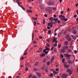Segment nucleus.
<instances>
[{"label":"nucleus","mask_w":78,"mask_h":78,"mask_svg":"<svg viewBox=\"0 0 78 78\" xmlns=\"http://www.w3.org/2000/svg\"><path fill=\"white\" fill-rule=\"evenodd\" d=\"M27 12H30L31 13H32V11H31V10H27Z\"/></svg>","instance_id":"nucleus-30"},{"label":"nucleus","mask_w":78,"mask_h":78,"mask_svg":"<svg viewBox=\"0 0 78 78\" xmlns=\"http://www.w3.org/2000/svg\"><path fill=\"white\" fill-rule=\"evenodd\" d=\"M58 41H55V43L54 44V46H55V47H56L57 46V44H58Z\"/></svg>","instance_id":"nucleus-11"},{"label":"nucleus","mask_w":78,"mask_h":78,"mask_svg":"<svg viewBox=\"0 0 78 78\" xmlns=\"http://www.w3.org/2000/svg\"><path fill=\"white\" fill-rule=\"evenodd\" d=\"M71 37H72V38H73V37H75L74 35H71Z\"/></svg>","instance_id":"nucleus-45"},{"label":"nucleus","mask_w":78,"mask_h":78,"mask_svg":"<svg viewBox=\"0 0 78 78\" xmlns=\"http://www.w3.org/2000/svg\"><path fill=\"white\" fill-rule=\"evenodd\" d=\"M51 30H49L48 31V33H51Z\"/></svg>","instance_id":"nucleus-42"},{"label":"nucleus","mask_w":78,"mask_h":78,"mask_svg":"<svg viewBox=\"0 0 78 78\" xmlns=\"http://www.w3.org/2000/svg\"><path fill=\"white\" fill-rule=\"evenodd\" d=\"M62 78H67V75L66 74H63L61 76Z\"/></svg>","instance_id":"nucleus-2"},{"label":"nucleus","mask_w":78,"mask_h":78,"mask_svg":"<svg viewBox=\"0 0 78 78\" xmlns=\"http://www.w3.org/2000/svg\"><path fill=\"white\" fill-rule=\"evenodd\" d=\"M25 70L26 71H27V70H28V68H27V67H26V68L25 69Z\"/></svg>","instance_id":"nucleus-52"},{"label":"nucleus","mask_w":78,"mask_h":78,"mask_svg":"<svg viewBox=\"0 0 78 78\" xmlns=\"http://www.w3.org/2000/svg\"><path fill=\"white\" fill-rule=\"evenodd\" d=\"M50 62H47V65L48 66H49V65H50Z\"/></svg>","instance_id":"nucleus-28"},{"label":"nucleus","mask_w":78,"mask_h":78,"mask_svg":"<svg viewBox=\"0 0 78 78\" xmlns=\"http://www.w3.org/2000/svg\"><path fill=\"white\" fill-rule=\"evenodd\" d=\"M54 20H55V22H57L58 20V18H54Z\"/></svg>","instance_id":"nucleus-17"},{"label":"nucleus","mask_w":78,"mask_h":78,"mask_svg":"<svg viewBox=\"0 0 78 78\" xmlns=\"http://www.w3.org/2000/svg\"><path fill=\"white\" fill-rule=\"evenodd\" d=\"M73 39H75V40L76 39V37H75V36L73 37Z\"/></svg>","instance_id":"nucleus-55"},{"label":"nucleus","mask_w":78,"mask_h":78,"mask_svg":"<svg viewBox=\"0 0 78 78\" xmlns=\"http://www.w3.org/2000/svg\"><path fill=\"white\" fill-rule=\"evenodd\" d=\"M58 73V72L55 71H54L53 72V73H54V75H56V74H57V73Z\"/></svg>","instance_id":"nucleus-15"},{"label":"nucleus","mask_w":78,"mask_h":78,"mask_svg":"<svg viewBox=\"0 0 78 78\" xmlns=\"http://www.w3.org/2000/svg\"><path fill=\"white\" fill-rule=\"evenodd\" d=\"M33 76V74H32V73H31L30 74L29 76H28V78H30V77H31V76Z\"/></svg>","instance_id":"nucleus-20"},{"label":"nucleus","mask_w":78,"mask_h":78,"mask_svg":"<svg viewBox=\"0 0 78 78\" xmlns=\"http://www.w3.org/2000/svg\"><path fill=\"white\" fill-rule=\"evenodd\" d=\"M47 50L46 49H44V51H43V52H45V51H46Z\"/></svg>","instance_id":"nucleus-62"},{"label":"nucleus","mask_w":78,"mask_h":78,"mask_svg":"<svg viewBox=\"0 0 78 78\" xmlns=\"http://www.w3.org/2000/svg\"><path fill=\"white\" fill-rule=\"evenodd\" d=\"M60 57H61V58H64V56L63 55H62L61 54L60 55Z\"/></svg>","instance_id":"nucleus-32"},{"label":"nucleus","mask_w":78,"mask_h":78,"mask_svg":"<svg viewBox=\"0 0 78 78\" xmlns=\"http://www.w3.org/2000/svg\"><path fill=\"white\" fill-rule=\"evenodd\" d=\"M20 1V0H17V1H16V3H18V5H20V4H22V3L20 2H19Z\"/></svg>","instance_id":"nucleus-6"},{"label":"nucleus","mask_w":78,"mask_h":78,"mask_svg":"<svg viewBox=\"0 0 78 78\" xmlns=\"http://www.w3.org/2000/svg\"><path fill=\"white\" fill-rule=\"evenodd\" d=\"M63 49L64 50H66V49H68L69 48V47L67 46H65L63 47Z\"/></svg>","instance_id":"nucleus-14"},{"label":"nucleus","mask_w":78,"mask_h":78,"mask_svg":"<svg viewBox=\"0 0 78 78\" xmlns=\"http://www.w3.org/2000/svg\"><path fill=\"white\" fill-rule=\"evenodd\" d=\"M48 4L49 5H54V3L51 2H49L48 3Z\"/></svg>","instance_id":"nucleus-10"},{"label":"nucleus","mask_w":78,"mask_h":78,"mask_svg":"<svg viewBox=\"0 0 78 78\" xmlns=\"http://www.w3.org/2000/svg\"><path fill=\"white\" fill-rule=\"evenodd\" d=\"M50 19L51 20H54V18H53V17H51L50 18Z\"/></svg>","instance_id":"nucleus-23"},{"label":"nucleus","mask_w":78,"mask_h":78,"mask_svg":"<svg viewBox=\"0 0 78 78\" xmlns=\"http://www.w3.org/2000/svg\"><path fill=\"white\" fill-rule=\"evenodd\" d=\"M54 51H55V52H56V51H57V49H56V48H55L54 49Z\"/></svg>","instance_id":"nucleus-36"},{"label":"nucleus","mask_w":78,"mask_h":78,"mask_svg":"<svg viewBox=\"0 0 78 78\" xmlns=\"http://www.w3.org/2000/svg\"><path fill=\"white\" fill-rule=\"evenodd\" d=\"M73 34H77V31L76 30H74L73 31Z\"/></svg>","instance_id":"nucleus-8"},{"label":"nucleus","mask_w":78,"mask_h":78,"mask_svg":"<svg viewBox=\"0 0 78 78\" xmlns=\"http://www.w3.org/2000/svg\"><path fill=\"white\" fill-rule=\"evenodd\" d=\"M64 56L65 57H68L69 58V57H70V56H71V55H69L68 54H64Z\"/></svg>","instance_id":"nucleus-4"},{"label":"nucleus","mask_w":78,"mask_h":78,"mask_svg":"<svg viewBox=\"0 0 78 78\" xmlns=\"http://www.w3.org/2000/svg\"><path fill=\"white\" fill-rule=\"evenodd\" d=\"M34 33H33L32 34V40H33V37H34Z\"/></svg>","instance_id":"nucleus-22"},{"label":"nucleus","mask_w":78,"mask_h":78,"mask_svg":"<svg viewBox=\"0 0 78 78\" xmlns=\"http://www.w3.org/2000/svg\"><path fill=\"white\" fill-rule=\"evenodd\" d=\"M39 50H42V48H40Z\"/></svg>","instance_id":"nucleus-50"},{"label":"nucleus","mask_w":78,"mask_h":78,"mask_svg":"<svg viewBox=\"0 0 78 78\" xmlns=\"http://www.w3.org/2000/svg\"><path fill=\"white\" fill-rule=\"evenodd\" d=\"M62 34V33H60L58 34V37H60L61 36V35Z\"/></svg>","instance_id":"nucleus-26"},{"label":"nucleus","mask_w":78,"mask_h":78,"mask_svg":"<svg viewBox=\"0 0 78 78\" xmlns=\"http://www.w3.org/2000/svg\"><path fill=\"white\" fill-rule=\"evenodd\" d=\"M34 25L35 26H36V21H34Z\"/></svg>","instance_id":"nucleus-44"},{"label":"nucleus","mask_w":78,"mask_h":78,"mask_svg":"<svg viewBox=\"0 0 78 78\" xmlns=\"http://www.w3.org/2000/svg\"><path fill=\"white\" fill-rule=\"evenodd\" d=\"M53 50V47H52L51 48V50L52 51Z\"/></svg>","instance_id":"nucleus-58"},{"label":"nucleus","mask_w":78,"mask_h":78,"mask_svg":"<svg viewBox=\"0 0 78 78\" xmlns=\"http://www.w3.org/2000/svg\"><path fill=\"white\" fill-rule=\"evenodd\" d=\"M68 53H72V51L71 49H68Z\"/></svg>","instance_id":"nucleus-16"},{"label":"nucleus","mask_w":78,"mask_h":78,"mask_svg":"<svg viewBox=\"0 0 78 78\" xmlns=\"http://www.w3.org/2000/svg\"><path fill=\"white\" fill-rule=\"evenodd\" d=\"M45 48L46 50H47V51H49L50 50V49L47 47V46H46Z\"/></svg>","instance_id":"nucleus-18"},{"label":"nucleus","mask_w":78,"mask_h":78,"mask_svg":"<svg viewBox=\"0 0 78 78\" xmlns=\"http://www.w3.org/2000/svg\"><path fill=\"white\" fill-rule=\"evenodd\" d=\"M61 52H62V53H64V51H65V50H64L63 49H62L61 50Z\"/></svg>","instance_id":"nucleus-34"},{"label":"nucleus","mask_w":78,"mask_h":78,"mask_svg":"<svg viewBox=\"0 0 78 78\" xmlns=\"http://www.w3.org/2000/svg\"><path fill=\"white\" fill-rule=\"evenodd\" d=\"M33 44H36V41H33Z\"/></svg>","instance_id":"nucleus-53"},{"label":"nucleus","mask_w":78,"mask_h":78,"mask_svg":"<svg viewBox=\"0 0 78 78\" xmlns=\"http://www.w3.org/2000/svg\"><path fill=\"white\" fill-rule=\"evenodd\" d=\"M56 40H57V38H55V37H54L53 38V39L52 41H53V42H55L56 41Z\"/></svg>","instance_id":"nucleus-9"},{"label":"nucleus","mask_w":78,"mask_h":78,"mask_svg":"<svg viewBox=\"0 0 78 78\" xmlns=\"http://www.w3.org/2000/svg\"><path fill=\"white\" fill-rule=\"evenodd\" d=\"M36 74L39 76V78H41V73H36Z\"/></svg>","instance_id":"nucleus-5"},{"label":"nucleus","mask_w":78,"mask_h":78,"mask_svg":"<svg viewBox=\"0 0 78 78\" xmlns=\"http://www.w3.org/2000/svg\"><path fill=\"white\" fill-rule=\"evenodd\" d=\"M51 22H50L48 23V25H51Z\"/></svg>","instance_id":"nucleus-40"},{"label":"nucleus","mask_w":78,"mask_h":78,"mask_svg":"<svg viewBox=\"0 0 78 78\" xmlns=\"http://www.w3.org/2000/svg\"><path fill=\"white\" fill-rule=\"evenodd\" d=\"M44 16L45 17H47V14H45Z\"/></svg>","instance_id":"nucleus-60"},{"label":"nucleus","mask_w":78,"mask_h":78,"mask_svg":"<svg viewBox=\"0 0 78 78\" xmlns=\"http://www.w3.org/2000/svg\"><path fill=\"white\" fill-rule=\"evenodd\" d=\"M74 53H77V51L76 50L74 51Z\"/></svg>","instance_id":"nucleus-59"},{"label":"nucleus","mask_w":78,"mask_h":78,"mask_svg":"<svg viewBox=\"0 0 78 78\" xmlns=\"http://www.w3.org/2000/svg\"><path fill=\"white\" fill-rule=\"evenodd\" d=\"M70 35L69 34H67L66 35L65 38L66 39H67L68 38H70Z\"/></svg>","instance_id":"nucleus-7"},{"label":"nucleus","mask_w":78,"mask_h":78,"mask_svg":"<svg viewBox=\"0 0 78 78\" xmlns=\"http://www.w3.org/2000/svg\"><path fill=\"white\" fill-rule=\"evenodd\" d=\"M65 19V16H64L61 18V20H63Z\"/></svg>","instance_id":"nucleus-31"},{"label":"nucleus","mask_w":78,"mask_h":78,"mask_svg":"<svg viewBox=\"0 0 78 78\" xmlns=\"http://www.w3.org/2000/svg\"><path fill=\"white\" fill-rule=\"evenodd\" d=\"M71 37H72V38H73V37H75L74 35H71Z\"/></svg>","instance_id":"nucleus-46"},{"label":"nucleus","mask_w":78,"mask_h":78,"mask_svg":"<svg viewBox=\"0 0 78 78\" xmlns=\"http://www.w3.org/2000/svg\"><path fill=\"white\" fill-rule=\"evenodd\" d=\"M67 62L68 64H73V62H72V61L70 60H69Z\"/></svg>","instance_id":"nucleus-12"},{"label":"nucleus","mask_w":78,"mask_h":78,"mask_svg":"<svg viewBox=\"0 0 78 78\" xmlns=\"http://www.w3.org/2000/svg\"><path fill=\"white\" fill-rule=\"evenodd\" d=\"M43 62L44 63H45V62H46V59L44 58L43 60Z\"/></svg>","instance_id":"nucleus-25"},{"label":"nucleus","mask_w":78,"mask_h":78,"mask_svg":"<svg viewBox=\"0 0 78 78\" xmlns=\"http://www.w3.org/2000/svg\"><path fill=\"white\" fill-rule=\"evenodd\" d=\"M48 53V51H46L45 52V54H47V53Z\"/></svg>","instance_id":"nucleus-57"},{"label":"nucleus","mask_w":78,"mask_h":78,"mask_svg":"<svg viewBox=\"0 0 78 78\" xmlns=\"http://www.w3.org/2000/svg\"><path fill=\"white\" fill-rule=\"evenodd\" d=\"M37 68H34V71H37Z\"/></svg>","instance_id":"nucleus-41"},{"label":"nucleus","mask_w":78,"mask_h":78,"mask_svg":"<svg viewBox=\"0 0 78 78\" xmlns=\"http://www.w3.org/2000/svg\"><path fill=\"white\" fill-rule=\"evenodd\" d=\"M55 59V57H53L52 58L51 60V62H52L53 60H54V59Z\"/></svg>","instance_id":"nucleus-21"},{"label":"nucleus","mask_w":78,"mask_h":78,"mask_svg":"<svg viewBox=\"0 0 78 78\" xmlns=\"http://www.w3.org/2000/svg\"><path fill=\"white\" fill-rule=\"evenodd\" d=\"M27 53H28V52H24L23 55H27Z\"/></svg>","instance_id":"nucleus-33"},{"label":"nucleus","mask_w":78,"mask_h":78,"mask_svg":"<svg viewBox=\"0 0 78 78\" xmlns=\"http://www.w3.org/2000/svg\"><path fill=\"white\" fill-rule=\"evenodd\" d=\"M76 17H77V15H75L74 16V17L75 18Z\"/></svg>","instance_id":"nucleus-49"},{"label":"nucleus","mask_w":78,"mask_h":78,"mask_svg":"<svg viewBox=\"0 0 78 78\" xmlns=\"http://www.w3.org/2000/svg\"><path fill=\"white\" fill-rule=\"evenodd\" d=\"M62 45L61 44H59L58 45V48H61V47Z\"/></svg>","instance_id":"nucleus-24"},{"label":"nucleus","mask_w":78,"mask_h":78,"mask_svg":"<svg viewBox=\"0 0 78 78\" xmlns=\"http://www.w3.org/2000/svg\"><path fill=\"white\" fill-rule=\"evenodd\" d=\"M32 19L33 20H36V19H35L34 17H33Z\"/></svg>","instance_id":"nucleus-56"},{"label":"nucleus","mask_w":78,"mask_h":78,"mask_svg":"<svg viewBox=\"0 0 78 78\" xmlns=\"http://www.w3.org/2000/svg\"><path fill=\"white\" fill-rule=\"evenodd\" d=\"M46 45L48 47H50V44H46Z\"/></svg>","instance_id":"nucleus-29"},{"label":"nucleus","mask_w":78,"mask_h":78,"mask_svg":"<svg viewBox=\"0 0 78 78\" xmlns=\"http://www.w3.org/2000/svg\"><path fill=\"white\" fill-rule=\"evenodd\" d=\"M68 20V19H67L66 18L64 20V21H67Z\"/></svg>","instance_id":"nucleus-51"},{"label":"nucleus","mask_w":78,"mask_h":78,"mask_svg":"<svg viewBox=\"0 0 78 78\" xmlns=\"http://www.w3.org/2000/svg\"><path fill=\"white\" fill-rule=\"evenodd\" d=\"M49 76H51V77L53 76V73H51V74H50L49 75Z\"/></svg>","instance_id":"nucleus-27"},{"label":"nucleus","mask_w":78,"mask_h":78,"mask_svg":"<svg viewBox=\"0 0 78 78\" xmlns=\"http://www.w3.org/2000/svg\"><path fill=\"white\" fill-rule=\"evenodd\" d=\"M52 9H53V10H56V9L55 7H53Z\"/></svg>","instance_id":"nucleus-48"},{"label":"nucleus","mask_w":78,"mask_h":78,"mask_svg":"<svg viewBox=\"0 0 78 78\" xmlns=\"http://www.w3.org/2000/svg\"><path fill=\"white\" fill-rule=\"evenodd\" d=\"M67 72H68L69 73V74L71 75L72 74V71L70 69H68L67 70Z\"/></svg>","instance_id":"nucleus-1"},{"label":"nucleus","mask_w":78,"mask_h":78,"mask_svg":"<svg viewBox=\"0 0 78 78\" xmlns=\"http://www.w3.org/2000/svg\"><path fill=\"white\" fill-rule=\"evenodd\" d=\"M67 41H71V40H72V39H71V38H68L67 39H66Z\"/></svg>","instance_id":"nucleus-19"},{"label":"nucleus","mask_w":78,"mask_h":78,"mask_svg":"<svg viewBox=\"0 0 78 78\" xmlns=\"http://www.w3.org/2000/svg\"><path fill=\"white\" fill-rule=\"evenodd\" d=\"M59 68H58L56 69L55 70L56 71H59Z\"/></svg>","instance_id":"nucleus-39"},{"label":"nucleus","mask_w":78,"mask_h":78,"mask_svg":"<svg viewBox=\"0 0 78 78\" xmlns=\"http://www.w3.org/2000/svg\"><path fill=\"white\" fill-rule=\"evenodd\" d=\"M49 12H51V10H49Z\"/></svg>","instance_id":"nucleus-61"},{"label":"nucleus","mask_w":78,"mask_h":78,"mask_svg":"<svg viewBox=\"0 0 78 78\" xmlns=\"http://www.w3.org/2000/svg\"><path fill=\"white\" fill-rule=\"evenodd\" d=\"M77 72H78V66L77 67Z\"/></svg>","instance_id":"nucleus-64"},{"label":"nucleus","mask_w":78,"mask_h":78,"mask_svg":"<svg viewBox=\"0 0 78 78\" xmlns=\"http://www.w3.org/2000/svg\"><path fill=\"white\" fill-rule=\"evenodd\" d=\"M35 66H37L38 65V62H36L35 63Z\"/></svg>","instance_id":"nucleus-38"},{"label":"nucleus","mask_w":78,"mask_h":78,"mask_svg":"<svg viewBox=\"0 0 78 78\" xmlns=\"http://www.w3.org/2000/svg\"><path fill=\"white\" fill-rule=\"evenodd\" d=\"M54 17H56V15H54L53 16Z\"/></svg>","instance_id":"nucleus-54"},{"label":"nucleus","mask_w":78,"mask_h":78,"mask_svg":"<svg viewBox=\"0 0 78 78\" xmlns=\"http://www.w3.org/2000/svg\"><path fill=\"white\" fill-rule=\"evenodd\" d=\"M64 44L65 45H67V44H69V42L67 41H66L64 42Z\"/></svg>","instance_id":"nucleus-13"},{"label":"nucleus","mask_w":78,"mask_h":78,"mask_svg":"<svg viewBox=\"0 0 78 78\" xmlns=\"http://www.w3.org/2000/svg\"><path fill=\"white\" fill-rule=\"evenodd\" d=\"M32 78H37V76H32Z\"/></svg>","instance_id":"nucleus-37"},{"label":"nucleus","mask_w":78,"mask_h":78,"mask_svg":"<svg viewBox=\"0 0 78 78\" xmlns=\"http://www.w3.org/2000/svg\"><path fill=\"white\" fill-rule=\"evenodd\" d=\"M45 54H43L42 55H41V56H42V57H44L45 56Z\"/></svg>","instance_id":"nucleus-35"},{"label":"nucleus","mask_w":78,"mask_h":78,"mask_svg":"<svg viewBox=\"0 0 78 78\" xmlns=\"http://www.w3.org/2000/svg\"><path fill=\"white\" fill-rule=\"evenodd\" d=\"M77 15H78V10L76 11Z\"/></svg>","instance_id":"nucleus-63"},{"label":"nucleus","mask_w":78,"mask_h":78,"mask_svg":"<svg viewBox=\"0 0 78 78\" xmlns=\"http://www.w3.org/2000/svg\"><path fill=\"white\" fill-rule=\"evenodd\" d=\"M21 8H22V9H23V10H24V11H25V8H24V7H23V6L21 7Z\"/></svg>","instance_id":"nucleus-43"},{"label":"nucleus","mask_w":78,"mask_h":78,"mask_svg":"<svg viewBox=\"0 0 78 78\" xmlns=\"http://www.w3.org/2000/svg\"><path fill=\"white\" fill-rule=\"evenodd\" d=\"M69 65H66L65 64H64V67L66 69H68L69 68Z\"/></svg>","instance_id":"nucleus-3"},{"label":"nucleus","mask_w":78,"mask_h":78,"mask_svg":"<svg viewBox=\"0 0 78 78\" xmlns=\"http://www.w3.org/2000/svg\"><path fill=\"white\" fill-rule=\"evenodd\" d=\"M64 17V16H63V15H61L60 16V17L61 18H62V17Z\"/></svg>","instance_id":"nucleus-47"}]
</instances>
